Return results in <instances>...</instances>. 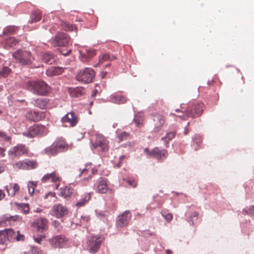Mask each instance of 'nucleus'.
<instances>
[{"label": "nucleus", "instance_id": "f257e3e1", "mask_svg": "<svg viewBox=\"0 0 254 254\" xmlns=\"http://www.w3.org/2000/svg\"><path fill=\"white\" fill-rule=\"evenodd\" d=\"M180 109H178L175 110L177 113H181V115H178L176 116L179 117L181 119L186 120L189 117L194 118L199 117L202 113L204 108V104L201 102L195 101L191 105L189 104L187 108L184 106V104H181ZM172 116H176L174 113H171Z\"/></svg>", "mask_w": 254, "mask_h": 254}, {"label": "nucleus", "instance_id": "f03ea898", "mask_svg": "<svg viewBox=\"0 0 254 254\" xmlns=\"http://www.w3.org/2000/svg\"><path fill=\"white\" fill-rule=\"evenodd\" d=\"M24 236L20 234L19 231L15 232L12 229H5L0 231V245H7L12 240L23 241Z\"/></svg>", "mask_w": 254, "mask_h": 254}, {"label": "nucleus", "instance_id": "7ed1b4c3", "mask_svg": "<svg viewBox=\"0 0 254 254\" xmlns=\"http://www.w3.org/2000/svg\"><path fill=\"white\" fill-rule=\"evenodd\" d=\"M26 85L30 91L38 95H47L50 91V87L43 81H28Z\"/></svg>", "mask_w": 254, "mask_h": 254}, {"label": "nucleus", "instance_id": "20e7f679", "mask_svg": "<svg viewBox=\"0 0 254 254\" xmlns=\"http://www.w3.org/2000/svg\"><path fill=\"white\" fill-rule=\"evenodd\" d=\"M13 57L16 62L21 65L31 64L34 58L30 51L18 50L13 54Z\"/></svg>", "mask_w": 254, "mask_h": 254}, {"label": "nucleus", "instance_id": "39448f33", "mask_svg": "<svg viewBox=\"0 0 254 254\" xmlns=\"http://www.w3.org/2000/svg\"><path fill=\"white\" fill-rule=\"evenodd\" d=\"M104 238L101 236H92L87 241V249L92 254H95L99 251Z\"/></svg>", "mask_w": 254, "mask_h": 254}, {"label": "nucleus", "instance_id": "423d86ee", "mask_svg": "<svg viewBox=\"0 0 254 254\" xmlns=\"http://www.w3.org/2000/svg\"><path fill=\"white\" fill-rule=\"evenodd\" d=\"M98 148L102 152H107L109 150V141L102 134H96L95 140L91 139V148Z\"/></svg>", "mask_w": 254, "mask_h": 254}, {"label": "nucleus", "instance_id": "0eeeda50", "mask_svg": "<svg viewBox=\"0 0 254 254\" xmlns=\"http://www.w3.org/2000/svg\"><path fill=\"white\" fill-rule=\"evenodd\" d=\"M95 77V72L91 68L86 67L81 70L76 75V78L77 80L83 83H88L91 82Z\"/></svg>", "mask_w": 254, "mask_h": 254}, {"label": "nucleus", "instance_id": "6e6552de", "mask_svg": "<svg viewBox=\"0 0 254 254\" xmlns=\"http://www.w3.org/2000/svg\"><path fill=\"white\" fill-rule=\"evenodd\" d=\"M47 133L46 127L43 125L36 124L30 127L27 131L23 132V135L28 137H34L38 135H43Z\"/></svg>", "mask_w": 254, "mask_h": 254}, {"label": "nucleus", "instance_id": "1a4fd4ad", "mask_svg": "<svg viewBox=\"0 0 254 254\" xmlns=\"http://www.w3.org/2000/svg\"><path fill=\"white\" fill-rule=\"evenodd\" d=\"M70 40V37L64 32H58L54 37L53 44L55 46L67 47Z\"/></svg>", "mask_w": 254, "mask_h": 254}, {"label": "nucleus", "instance_id": "9d476101", "mask_svg": "<svg viewBox=\"0 0 254 254\" xmlns=\"http://www.w3.org/2000/svg\"><path fill=\"white\" fill-rule=\"evenodd\" d=\"M67 239L64 235H58L49 240V242L53 248H63L66 245Z\"/></svg>", "mask_w": 254, "mask_h": 254}, {"label": "nucleus", "instance_id": "9b49d317", "mask_svg": "<svg viewBox=\"0 0 254 254\" xmlns=\"http://www.w3.org/2000/svg\"><path fill=\"white\" fill-rule=\"evenodd\" d=\"M32 226L37 231L41 233L48 229V221L43 217L36 219L32 224Z\"/></svg>", "mask_w": 254, "mask_h": 254}, {"label": "nucleus", "instance_id": "f8f14e48", "mask_svg": "<svg viewBox=\"0 0 254 254\" xmlns=\"http://www.w3.org/2000/svg\"><path fill=\"white\" fill-rule=\"evenodd\" d=\"M131 214L129 210L125 211L123 213L119 215L116 219L117 227L123 228L128 225L130 220Z\"/></svg>", "mask_w": 254, "mask_h": 254}, {"label": "nucleus", "instance_id": "ddd939ff", "mask_svg": "<svg viewBox=\"0 0 254 254\" xmlns=\"http://www.w3.org/2000/svg\"><path fill=\"white\" fill-rule=\"evenodd\" d=\"M144 151L147 155L156 158L158 160H164L168 156V152L166 150H160L158 148H155L151 151L147 148H145Z\"/></svg>", "mask_w": 254, "mask_h": 254}, {"label": "nucleus", "instance_id": "4468645a", "mask_svg": "<svg viewBox=\"0 0 254 254\" xmlns=\"http://www.w3.org/2000/svg\"><path fill=\"white\" fill-rule=\"evenodd\" d=\"M28 152V150L26 146L20 144L12 147L8 151V155L19 157L23 155L27 154Z\"/></svg>", "mask_w": 254, "mask_h": 254}, {"label": "nucleus", "instance_id": "2eb2a0df", "mask_svg": "<svg viewBox=\"0 0 254 254\" xmlns=\"http://www.w3.org/2000/svg\"><path fill=\"white\" fill-rule=\"evenodd\" d=\"M153 120L154 127L153 131L155 132L159 131L165 123V118L164 116L156 114L153 115Z\"/></svg>", "mask_w": 254, "mask_h": 254}, {"label": "nucleus", "instance_id": "dca6fc26", "mask_svg": "<svg viewBox=\"0 0 254 254\" xmlns=\"http://www.w3.org/2000/svg\"><path fill=\"white\" fill-rule=\"evenodd\" d=\"M108 181L107 179L101 177L97 181L96 191L100 193H105L109 190Z\"/></svg>", "mask_w": 254, "mask_h": 254}, {"label": "nucleus", "instance_id": "f3484780", "mask_svg": "<svg viewBox=\"0 0 254 254\" xmlns=\"http://www.w3.org/2000/svg\"><path fill=\"white\" fill-rule=\"evenodd\" d=\"M61 121L63 123H68L70 127L75 126L78 122V117L74 112H70L64 116Z\"/></svg>", "mask_w": 254, "mask_h": 254}, {"label": "nucleus", "instance_id": "a211bd4d", "mask_svg": "<svg viewBox=\"0 0 254 254\" xmlns=\"http://www.w3.org/2000/svg\"><path fill=\"white\" fill-rule=\"evenodd\" d=\"M53 215L58 218H62L67 214L68 211L64 206L57 204L52 208Z\"/></svg>", "mask_w": 254, "mask_h": 254}, {"label": "nucleus", "instance_id": "6ab92c4d", "mask_svg": "<svg viewBox=\"0 0 254 254\" xmlns=\"http://www.w3.org/2000/svg\"><path fill=\"white\" fill-rule=\"evenodd\" d=\"M21 218L18 215L7 216H3L0 219V223H8L10 225H15L16 222L21 221Z\"/></svg>", "mask_w": 254, "mask_h": 254}, {"label": "nucleus", "instance_id": "aec40b11", "mask_svg": "<svg viewBox=\"0 0 254 254\" xmlns=\"http://www.w3.org/2000/svg\"><path fill=\"white\" fill-rule=\"evenodd\" d=\"M25 117L30 121L38 122L42 120L43 113L36 111H30L26 113Z\"/></svg>", "mask_w": 254, "mask_h": 254}, {"label": "nucleus", "instance_id": "412c9836", "mask_svg": "<svg viewBox=\"0 0 254 254\" xmlns=\"http://www.w3.org/2000/svg\"><path fill=\"white\" fill-rule=\"evenodd\" d=\"M60 181V177L59 175L56 172H54L50 174L45 175L42 179L43 183L50 181L51 182H58Z\"/></svg>", "mask_w": 254, "mask_h": 254}, {"label": "nucleus", "instance_id": "4be33fe9", "mask_svg": "<svg viewBox=\"0 0 254 254\" xmlns=\"http://www.w3.org/2000/svg\"><path fill=\"white\" fill-rule=\"evenodd\" d=\"M5 189L8 195L13 197L19 191L20 187L16 183L10 184L9 186H5Z\"/></svg>", "mask_w": 254, "mask_h": 254}, {"label": "nucleus", "instance_id": "5701e85b", "mask_svg": "<svg viewBox=\"0 0 254 254\" xmlns=\"http://www.w3.org/2000/svg\"><path fill=\"white\" fill-rule=\"evenodd\" d=\"M58 153L67 150L68 145L63 139H58L53 142Z\"/></svg>", "mask_w": 254, "mask_h": 254}, {"label": "nucleus", "instance_id": "b1692460", "mask_svg": "<svg viewBox=\"0 0 254 254\" xmlns=\"http://www.w3.org/2000/svg\"><path fill=\"white\" fill-rule=\"evenodd\" d=\"M64 68L59 66H52L46 70V74L49 76H53L61 74L64 71Z\"/></svg>", "mask_w": 254, "mask_h": 254}, {"label": "nucleus", "instance_id": "393cba45", "mask_svg": "<svg viewBox=\"0 0 254 254\" xmlns=\"http://www.w3.org/2000/svg\"><path fill=\"white\" fill-rule=\"evenodd\" d=\"M50 100L48 98H38L33 101V104L35 106L41 109H45L47 107V105Z\"/></svg>", "mask_w": 254, "mask_h": 254}, {"label": "nucleus", "instance_id": "a878e982", "mask_svg": "<svg viewBox=\"0 0 254 254\" xmlns=\"http://www.w3.org/2000/svg\"><path fill=\"white\" fill-rule=\"evenodd\" d=\"M96 51L93 49H86L84 52L81 51L80 52V55L82 57V60L83 61H87L90 58L93 57L95 55H96Z\"/></svg>", "mask_w": 254, "mask_h": 254}, {"label": "nucleus", "instance_id": "bb28decb", "mask_svg": "<svg viewBox=\"0 0 254 254\" xmlns=\"http://www.w3.org/2000/svg\"><path fill=\"white\" fill-rule=\"evenodd\" d=\"M18 40L14 37H9L3 41V44L5 48L8 49L14 47L18 44Z\"/></svg>", "mask_w": 254, "mask_h": 254}, {"label": "nucleus", "instance_id": "cd10ccee", "mask_svg": "<svg viewBox=\"0 0 254 254\" xmlns=\"http://www.w3.org/2000/svg\"><path fill=\"white\" fill-rule=\"evenodd\" d=\"M42 58L44 62L49 64H53L56 61V57L54 55L49 53H44L42 55Z\"/></svg>", "mask_w": 254, "mask_h": 254}, {"label": "nucleus", "instance_id": "c85d7f7f", "mask_svg": "<svg viewBox=\"0 0 254 254\" xmlns=\"http://www.w3.org/2000/svg\"><path fill=\"white\" fill-rule=\"evenodd\" d=\"M116 59V58L115 56L112 55H110L108 53L103 54L101 57H100L99 62L95 66L99 65L100 64H103L104 62L114 61Z\"/></svg>", "mask_w": 254, "mask_h": 254}, {"label": "nucleus", "instance_id": "c756f323", "mask_svg": "<svg viewBox=\"0 0 254 254\" xmlns=\"http://www.w3.org/2000/svg\"><path fill=\"white\" fill-rule=\"evenodd\" d=\"M43 153L48 156H56L59 153L58 151L57 150V149L55 145L54 144V143H53L51 146H49L45 148L43 150Z\"/></svg>", "mask_w": 254, "mask_h": 254}, {"label": "nucleus", "instance_id": "7c9ffc66", "mask_svg": "<svg viewBox=\"0 0 254 254\" xmlns=\"http://www.w3.org/2000/svg\"><path fill=\"white\" fill-rule=\"evenodd\" d=\"M73 192V189L67 187H64L61 189L60 195L65 198H68L70 197Z\"/></svg>", "mask_w": 254, "mask_h": 254}, {"label": "nucleus", "instance_id": "2f4dec72", "mask_svg": "<svg viewBox=\"0 0 254 254\" xmlns=\"http://www.w3.org/2000/svg\"><path fill=\"white\" fill-rule=\"evenodd\" d=\"M90 198V193H85L82 196V198L76 203L75 205L79 207H82L87 203Z\"/></svg>", "mask_w": 254, "mask_h": 254}, {"label": "nucleus", "instance_id": "473e14b6", "mask_svg": "<svg viewBox=\"0 0 254 254\" xmlns=\"http://www.w3.org/2000/svg\"><path fill=\"white\" fill-rule=\"evenodd\" d=\"M42 17V12L40 10H36L32 13L30 23L37 22L40 21Z\"/></svg>", "mask_w": 254, "mask_h": 254}, {"label": "nucleus", "instance_id": "72a5a7b5", "mask_svg": "<svg viewBox=\"0 0 254 254\" xmlns=\"http://www.w3.org/2000/svg\"><path fill=\"white\" fill-rule=\"evenodd\" d=\"M117 138L119 139V141L121 142L130 139L131 138V136L129 132L122 131L118 134Z\"/></svg>", "mask_w": 254, "mask_h": 254}, {"label": "nucleus", "instance_id": "f704fd0d", "mask_svg": "<svg viewBox=\"0 0 254 254\" xmlns=\"http://www.w3.org/2000/svg\"><path fill=\"white\" fill-rule=\"evenodd\" d=\"M26 170L36 168L38 166L37 162L33 160H25Z\"/></svg>", "mask_w": 254, "mask_h": 254}, {"label": "nucleus", "instance_id": "c9c22d12", "mask_svg": "<svg viewBox=\"0 0 254 254\" xmlns=\"http://www.w3.org/2000/svg\"><path fill=\"white\" fill-rule=\"evenodd\" d=\"M112 100L117 104H124L127 101V98L122 95H115L113 96Z\"/></svg>", "mask_w": 254, "mask_h": 254}, {"label": "nucleus", "instance_id": "e433bc0d", "mask_svg": "<svg viewBox=\"0 0 254 254\" xmlns=\"http://www.w3.org/2000/svg\"><path fill=\"white\" fill-rule=\"evenodd\" d=\"M61 25L62 28L66 31H73L75 29V26L74 25L70 24L66 22H62Z\"/></svg>", "mask_w": 254, "mask_h": 254}, {"label": "nucleus", "instance_id": "4c0bfd02", "mask_svg": "<svg viewBox=\"0 0 254 254\" xmlns=\"http://www.w3.org/2000/svg\"><path fill=\"white\" fill-rule=\"evenodd\" d=\"M133 122L137 127H141L143 125V118L140 115H136L133 119Z\"/></svg>", "mask_w": 254, "mask_h": 254}, {"label": "nucleus", "instance_id": "58836bf2", "mask_svg": "<svg viewBox=\"0 0 254 254\" xmlns=\"http://www.w3.org/2000/svg\"><path fill=\"white\" fill-rule=\"evenodd\" d=\"M0 142H7L10 143L11 137L8 135L6 132L0 130Z\"/></svg>", "mask_w": 254, "mask_h": 254}, {"label": "nucleus", "instance_id": "ea45409f", "mask_svg": "<svg viewBox=\"0 0 254 254\" xmlns=\"http://www.w3.org/2000/svg\"><path fill=\"white\" fill-rule=\"evenodd\" d=\"M11 72V69L7 66H3L0 69V78L7 77Z\"/></svg>", "mask_w": 254, "mask_h": 254}, {"label": "nucleus", "instance_id": "a19ab883", "mask_svg": "<svg viewBox=\"0 0 254 254\" xmlns=\"http://www.w3.org/2000/svg\"><path fill=\"white\" fill-rule=\"evenodd\" d=\"M242 213L244 215L254 216V205L250 206L248 208L244 209L242 211Z\"/></svg>", "mask_w": 254, "mask_h": 254}, {"label": "nucleus", "instance_id": "79ce46f5", "mask_svg": "<svg viewBox=\"0 0 254 254\" xmlns=\"http://www.w3.org/2000/svg\"><path fill=\"white\" fill-rule=\"evenodd\" d=\"M25 160L19 161L13 165V167L16 169L26 170Z\"/></svg>", "mask_w": 254, "mask_h": 254}, {"label": "nucleus", "instance_id": "37998d69", "mask_svg": "<svg viewBox=\"0 0 254 254\" xmlns=\"http://www.w3.org/2000/svg\"><path fill=\"white\" fill-rule=\"evenodd\" d=\"M17 30V28L15 26H7L3 30L4 35L11 34L14 33Z\"/></svg>", "mask_w": 254, "mask_h": 254}, {"label": "nucleus", "instance_id": "c03bdc74", "mask_svg": "<svg viewBox=\"0 0 254 254\" xmlns=\"http://www.w3.org/2000/svg\"><path fill=\"white\" fill-rule=\"evenodd\" d=\"M19 208L21 209L24 214H28L30 210L29 205L27 203H20L17 205Z\"/></svg>", "mask_w": 254, "mask_h": 254}, {"label": "nucleus", "instance_id": "a18cd8bd", "mask_svg": "<svg viewBox=\"0 0 254 254\" xmlns=\"http://www.w3.org/2000/svg\"><path fill=\"white\" fill-rule=\"evenodd\" d=\"M176 135L175 131H171L166 134V135L162 138V140H164L167 143L173 139Z\"/></svg>", "mask_w": 254, "mask_h": 254}, {"label": "nucleus", "instance_id": "49530a36", "mask_svg": "<svg viewBox=\"0 0 254 254\" xmlns=\"http://www.w3.org/2000/svg\"><path fill=\"white\" fill-rule=\"evenodd\" d=\"M36 187V183L34 182H29L27 185L29 193L30 195H32L35 190V188Z\"/></svg>", "mask_w": 254, "mask_h": 254}, {"label": "nucleus", "instance_id": "de8ad7c7", "mask_svg": "<svg viewBox=\"0 0 254 254\" xmlns=\"http://www.w3.org/2000/svg\"><path fill=\"white\" fill-rule=\"evenodd\" d=\"M198 216V212L197 211H194L193 212L192 215L190 217L189 219V222L191 223V224H193L194 222L197 220Z\"/></svg>", "mask_w": 254, "mask_h": 254}, {"label": "nucleus", "instance_id": "09e8293b", "mask_svg": "<svg viewBox=\"0 0 254 254\" xmlns=\"http://www.w3.org/2000/svg\"><path fill=\"white\" fill-rule=\"evenodd\" d=\"M90 217L87 215H82L80 217V223L84 225L88 223L90 221Z\"/></svg>", "mask_w": 254, "mask_h": 254}, {"label": "nucleus", "instance_id": "8fccbe9b", "mask_svg": "<svg viewBox=\"0 0 254 254\" xmlns=\"http://www.w3.org/2000/svg\"><path fill=\"white\" fill-rule=\"evenodd\" d=\"M127 182L132 188H135L137 184V181L133 179H128L127 180Z\"/></svg>", "mask_w": 254, "mask_h": 254}, {"label": "nucleus", "instance_id": "3c124183", "mask_svg": "<svg viewBox=\"0 0 254 254\" xmlns=\"http://www.w3.org/2000/svg\"><path fill=\"white\" fill-rule=\"evenodd\" d=\"M91 164H87L85 165V168L81 170V173H80V176L81 175L86 174V173L89 171V170L91 168Z\"/></svg>", "mask_w": 254, "mask_h": 254}, {"label": "nucleus", "instance_id": "603ef678", "mask_svg": "<svg viewBox=\"0 0 254 254\" xmlns=\"http://www.w3.org/2000/svg\"><path fill=\"white\" fill-rule=\"evenodd\" d=\"M163 217L168 221H170L173 218V215L171 213H167L166 214H162Z\"/></svg>", "mask_w": 254, "mask_h": 254}, {"label": "nucleus", "instance_id": "864d4df0", "mask_svg": "<svg viewBox=\"0 0 254 254\" xmlns=\"http://www.w3.org/2000/svg\"><path fill=\"white\" fill-rule=\"evenodd\" d=\"M71 51H72V49L71 48H69L67 50V51L66 52L64 50H61L60 52L63 55H64V56H66L69 55L70 54V53L71 52Z\"/></svg>", "mask_w": 254, "mask_h": 254}, {"label": "nucleus", "instance_id": "5fc2aeb1", "mask_svg": "<svg viewBox=\"0 0 254 254\" xmlns=\"http://www.w3.org/2000/svg\"><path fill=\"white\" fill-rule=\"evenodd\" d=\"M45 237H46L45 235V234H42L40 238H34V240H35V242H36L37 243H38L39 244H40L41 243V241L42 239L45 238Z\"/></svg>", "mask_w": 254, "mask_h": 254}, {"label": "nucleus", "instance_id": "6e6d98bb", "mask_svg": "<svg viewBox=\"0 0 254 254\" xmlns=\"http://www.w3.org/2000/svg\"><path fill=\"white\" fill-rule=\"evenodd\" d=\"M5 149L0 147V157H2L5 156Z\"/></svg>", "mask_w": 254, "mask_h": 254}, {"label": "nucleus", "instance_id": "4d7b16f0", "mask_svg": "<svg viewBox=\"0 0 254 254\" xmlns=\"http://www.w3.org/2000/svg\"><path fill=\"white\" fill-rule=\"evenodd\" d=\"M126 158H127V157L125 155H122V156H120V162L117 165L118 168H119L121 166V162L123 160V159H124Z\"/></svg>", "mask_w": 254, "mask_h": 254}, {"label": "nucleus", "instance_id": "13d9d810", "mask_svg": "<svg viewBox=\"0 0 254 254\" xmlns=\"http://www.w3.org/2000/svg\"><path fill=\"white\" fill-rule=\"evenodd\" d=\"M5 195L4 193L1 190H0V200H2L5 197Z\"/></svg>", "mask_w": 254, "mask_h": 254}, {"label": "nucleus", "instance_id": "bf43d9fd", "mask_svg": "<svg viewBox=\"0 0 254 254\" xmlns=\"http://www.w3.org/2000/svg\"><path fill=\"white\" fill-rule=\"evenodd\" d=\"M4 171V167L0 164V173Z\"/></svg>", "mask_w": 254, "mask_h": 254}, {"label": "nucleus", "instance_id": "052dcab7", "mask_svg": "<svg viewBox=\"0 0 254 254\" xmlns=\"http://www.w3.org/2000/svg\"><path fill=\"white\" fill-rule=\"evenodd\" d=\"M107 74V72H102V78H104L106 74Z\"/></svg>", "mask_w": 254, "mask_h": 254}, {"label": "nucleus", "instance_id": "680f3d73", "mask_svg": "<svg viewBox=\"0 0 254 254\" xmlns=\"http://www.w3.org/2000/svg\"><path fill=\"white\" fill-rule=\"evenodd\" d=\"M2 90H3L2 86H0V92L2 91Z\"/></svg>", "mask_w": 254, "mask_h": 254}, {"label": "nucleus", "instance_id": "e2e57ef3", "mask_svg": "<svg viewBox=\"0 0 254 254\" xmlns=\"http://www.w3.org/2000/svg\"><path fill=\"white\" fill-rule=\"evenodd\" d=\"M167 253H169L170 251L169 250L166 251Z\"/></svg>", "mask_w": 254, "mask_h": 254}, {"label": "nucleus", "instance_id": "0e129e2a", "mask_svg": "<svg viewBox=\"0 0 254 254\" xmlns=\"http://www.w3.org/2000/svg\"><path fill=\"white\" fill-rule=\"evenodd\" d=\"M77 90H79V89H76V91L77 92Z\"/></svg>", "mask_w": 254, "mask_h": 254}, {"label": "nucleus", "instance_id": "69168bd1", "mask_svg": "<svg viewBox=\"0 0 254 254\" xmlns=\"http://www.w3.org/2000/svg\"><path fill=\"white\" fill-rule=\"evenodd\" d=\"M143 254L137 253V254Z\"/></svg>", "mask_w": 254, "mask_h": 254}]
</instances>
